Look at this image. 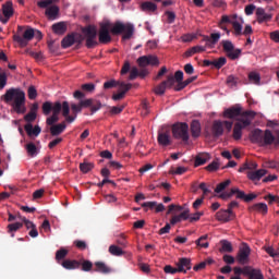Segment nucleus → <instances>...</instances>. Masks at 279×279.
<instances>
[{
	"mask_svg": "<svg viewBox=\"0 0 279 279\" xmlns=\"http://www.w3.org/2000/svg\"><path fill=\"white\" fill-rule=\"evenodd\" d=\"M255 15H257V22H259V24L264 22H269L272 19V14L266 13L263 8H257V10L255 11Z\"/></svg>",
	"mask_w": 279,
	"mask_h": 279,
	"instance_id": "obj_27",
	"label": "nucleus"
},
{
	"mask_svg": "<svg viewBox=\"0 0 279 279\" xmlns=\"http://www.w3.org/2000/svg\"><path fill=\"white\" fill-rule=\"evenodd\" d=\"M82 108H90L92 114H95V112H98V110H101V101L93 98H88L85 100H81L78 105L72 104L71 110L74 116L77 119V113L82 112Z\"/></svg>",
	"mask_w": 279,
	"mask_h": 279,
	"instance_id": "obj_5",
	"label": "nucleus"
},
{
	"mask_svg": "<svg viewBox=\"0 0 279 279\" xmlns=\"http://www.w3.org/2000/svg\"><path fill=\"white\" fill-rule=\"evenodd\" d=\"M38 97V92L36 90V87L34 85L28 87V99H36Z\"/></svg>",
	"mask_w": 279,
	"mask_h": 279,
	"instance_id": "obj_60",
	"label": "nucleus"
},
{
	"mask_svg": "<svg viewBox=\"0 0 279 279\" xmlns=\"http://www.w3.org/2000/svg\"><path fill=\"white\" fill-rule=\"evenodd\" d=\"M82 271H93V262L88 259H81Z\"/></svg>",
	"mask_w": 279,
	"mask_h": 279,
	"instance_id": "obj_47",
	"label": "nucleus"
},
{
	"mask_svg": "<svg viewBox=\"0 0 279 279\" xmlns=\"http://www.w3.org/2000/svg\"><path fill=\"white\" fill-rule=\"evenodd\" d=\"M202 133V126L198 120H193L191 123V134L194 138H197Z\"/></svg>",
	"mask_w": 279,
	"mask_h": 279,
	"instance_id": "obj_34",
	"label": "nucleus"
},
{
	"mask_svg": "<svg viewBox=\"0 0 279 279\" xmlns=\"http://www.w3.org/2000/svg\"><path fill=\"white\" fill-rule=\"evenodd\" d=\"M23 32V26L17 27V34L13 35V40L17 43V45L23 49L29 45L31 40H34V37L36 36V31L32 27H28L24 31V33L21 36V33Z\"/></svg>",
	"mask_w": 279,
	"mask_h": 279,
	"instance_id": "obj_7",
	"label": "nucleus"
},
{
	"mask_svg": "<svg viewBox=\"0 0 279 279\" xmlns=\"http://www.w3.org/2000/svg\"><path fill=\"white\" fill-rule=\"evenodd\" d=\"M141 107H142L141 116L147 117V114H149V102L147 100H143Z\"/></svg>",
	"mask_w": 279,
	"mask_h": 279,
	"instance_id": "obj_56",
	"label": "nucleus"
},
{
	"mask_svg": "<svg viewBox=\"0 0 279 279\" xmlns=\"http://www.w3.org/2000/svg\"><path fill=\"white\" fill-rule=\"evenodd\" d=\"M248 81H251V83H253L255 85H259L260 75L258 73L251 72V73H248Z\"/></svg>",
	"mask_w": 279,
	"mask_h": 279,
	"instance_id": "obj_55",
	"label": "nucleus"
},
{
	"mask_svg": "<svg viewBox=\"0 0 279 279\" xmlns=\"http://www.w3.org/2000/svg\"><path fill=\"white\" fill-rule=\"evenodd\" d=\"M216 218L218 221L229 222L235 218V214L229 209H221L216 214Z\"/></svg>",
	"mask_w": 279,
	"mask_h": 279,
	"instance_id": "obj_24",
	"label": "nucleus"
},
{
	"mask_svg": "<svg viewBox=\"0 0 279 279\" xmlns=\"http://www.w3.org/2000/svg\"><path fill=\"white\" fill-rule=\"evenodd\" d=\"M74 245L75 247H77V250H86V247H88V245L86 244V242L82 241V240H76L74 241Z\"/></svg>",
	"mask_w": 279,
	"mask_h": 279,
	"instance_id": "obj_64",
	"label": "nucleus"
},
{
	"mask_svg": "<svg viewBox=\"0 0 279 279\" xmlns=\"http://www.w3.org/2000/svg\"><path fill=\"white\" fill-rule=\"evenodd\" d=\"M221 38V34L220 33H211L210 36L208 35H204L203 36V41L206 43L205 47L206 49H214L216 44L219 41V39Z\"/></svg>",
	"mask_w": 279,
	"mask_h": 279,
	"instance_id": "obj_22",
	"label": "nucleus"
},
{
	"mask_svg": "<svg viewBox=\"0 0 279 279\" xmlns=\"http://www.w3.org/2000/svg\"><path fill=\"white\" fill-rule=\"evenodd\" d=\"M73 45H75V33L65 36L61 41L62 49H69V47H73Z\"/></svg>",
	"mask_w": 279,
	"mask_h": 279,
	"instance_id": "obj_32",
	"label": "nucleus"
},
{
	"mask_svg": "<svg viewBox=\"0 0 279 279\" xmlns=\"http://www.w3.org/2000/svg\"><path fill=\"white\" fill-rule=\"evenodd\" d=\"M26 151L31 158L38 156V147L32 142L26 145Z\"/></svg>",
	"mask_w": 279,
	"mask_h": 279,
	"instance_id": "obj_44",
	"label": "nucleus"
},
{
	"mask_svg": "<svg viewBox=\"0 0 279 279\" xmlns=\"http://www.w3.org/2000/svg\"><path fill=\"white\" fill-rule=\"evenodd\" d=\"M141 9L144 12H155L157 10V5L151 1L142 2Z\"/></svg>",
	"mask_w": 279,
	"mask_h": 279,
	"instance_id": "obj_41",
	"label": "nucleus"
},
{
	"mask_svg": "<svg viewBox=\"0 0 279 279\" xmlns=\"http://www.w3.org/2000/svg\"><path fill=\"white\" fill-rule=\"evenodd\" d=\"M251 247L247 243H243L239 250L236 260L240 265H247L250 263Z\"/></svg>",
	"mask_w": 279,
	"mask_h": 279,
	"instance_id": "obj_14",
	"label": "nucleus"
},
{
	"mask_svg": "<svg viewBox=\"0 0 279 279\" xmlns=\"http://www.w3.org/2000/svg\"><path fill=\"white\" fill-rule=\"evenodd\" d=\"M110 33L113 36H121L122 40H130L134 36V25L117 21L111 25Z\"/></svg>",
	"mask_w": 279,
	"mask_h": 279,
	"instance_id": "obj_4",
	"label": "nucleus"
},
{
	"mask_svg": "<svg viewBox=\"0 0 279 279\" xmlns=\"http://www.w3.org/2000/svg\"><path fill=\"white\" fill-rule=\"evenodd\" d=\"M109 254L112 256H123L124 252L122 247L112 244L109 246Z\"/></svg>",
	"mask_w": 279,
	"mask_h": 279,
	"instance_id": "obj_46",
	"label": "nucleus"
},
{
	"mask_svg": "<svg viewBox=\"0 0 279 279\" xmlns=\"http://www.w3.org/2000/svg\"><path fill=\"white\" fill-rule=\"evenodd\" d=\"M128 73H130L129 80L131 82L136 80V77H138V75H141V72L138 71V68H136L135 65L132 66V64L126 60V61H124V63L122 65L120 74L121 75H128Z\"/></svg>",
	"mask_w": 279,
	"mask_h": 279,
	"instance_id": "obj_13",
	"label": "nucleus"
},
{
	"mask_svg": "<svg viewBox=\"0 0 279 279\" xmlns=\"http://www.w3.org/2000/svg\"><path fill=\"white\" fill-rule=\"evenodd\" d=\"M61 267L68 270L80 269V267H82V262L77 259H64L61 263Z\"/></svg>",
	"mask_w": 279,
	"mask_h": 279,
	"instance_id": "obj_26",
	"label": "nucleus"
},
{
	"mask_svg": "<svg viewBox=\"0 0 279 279\" xmlns=\"http://www.w3.org/2000/svg\"><path fill=\"white\" fill-rule=\"evenodd\" d=\"M82 32L85 36V47L87 49H95L99 43H97V27L88 25L82 28Z\"/></svg>",
	"mask_w": 279,
	"mask_h": 279,
	"instance_id": "obj_8",
	"label": "nucleus"
},
{
	"mask_svg": "<svg viewBox=\"0 0 279 279\" xmlns=\"http://www.w3.org/2000/svg\"><path fill=\"white\" fill-rule=\"evenodd\" d=\"M197 80V76H192L190 78H187L186 81H182V83L178 84L175 87H174V90L175 92H181L182 89H184L187 85H190L191 83H193L194 81Z\"/></svg>",
	"mask_w": 279,
	"mask_h": 279,
	"instance_id": "obj_43",
	"label": "nucleus"
},
{
	"mask_svg": "<svg viewBox=\"0 0 279 279\" xmlns=\"http://www.w3.org/2000/svg\"><path fill=\"white\" fill-rule=\"evenodd\" d=\"M81 89L84 90V93H94L95 84L94 83H85L81 86Z\"/></svg>",
	"mask_w": 279,
	"mask_h": 279,
	"instance_id": "obj_57",
	"label": "nucleus"
},
{
	"mask_svg": "<svg viewBox=\"0 0 279 279\" xmlns=\"http://www.w3.org/2000/svg\"><path fill=\"white\" fill-rule=\"evenodd\" d=\"M207 47L206 46H193L192 48H190L189 50H186V52L184 53L185 58H191L192 56H194L195 53H201L206 51Z\"/></svg>",
	"mask_w": 279,
	"mask_h": 279,
	"instance_id": "obj_36",
	"label": "nucleus"
},
{
	"mask_svg": "<svg viewBox=\"0 0 279 279\" xmlns=\"http://www.w3.org/2000/svg\"><path fill=\"white\" fill-rule=\"evenodd\" d=\"M36 112L34 111H29L25 117H24V121H26V123H33V121H36Z\"/></svg>",
	"mask_w": 279,
	"mask_h": 279,
	"instance_id": "obj_61",
	"label": "nucleus"
},
{
	"mask_svg": "<svg viewBox=\"0 0 279 279\" xmlns=\"http://www.w3.org/2000/svg\"><path fill=\"white\" fill-rule=\"evenodd\" d=\"M58 14H60V8H58V5H52L46 9V16H49V19H56Z\"/></svg>",
	"mask_w": 279,
	"mask_h": 279,
	"instance_id": "obj_42",
	"label": "nucleus"
},
{
	"mask_svg": "<svg viewBox=\"0 0 279 279\" xmlns=\"http://www.w3.org/2000/svg\"><path fill=\"white\" fill-rule=\"evenodd\" d=\"M2 14L3 15H0V22L5 25V23H8V21H10L11 16L14 15V9L12 8V1H8L7 3L2 4Z\"/></svg>",
	"mask_w": 279,
	"mask_h": 279,
	"instance_id": "obj_18",
	"label": "nucleus"
},
{
	"mask_svg": "<svg viewBox=\"0 0 279 279\" xmlns=\"http://www.w3.org/2000/svg\"><path fill=\"white\" fill-rule=\"evenodd\" d=\"M208 235H202L199 239L196 240V245L201 248H208L209 247V243L205 242L207 240Z\"/></svg>",
	"mask_w": 279,
	"mask_h": 279,
	"instance_id": "obj_50",
	"label": "nucleus"
},
{
	"mask_svg": "<svg viewBox=\"0 0 279 279\" xmlns=\"http://www.w3.org/2000/svg\"><path fill=\"white\" fill-rule=\"evenodd\" d=\"M256 117V112L248 110L244 111V114L241 119H236L238 122L233 129V138L239 141L242 138V130L250 126L252 124L253 119Z\"/></svg>",
	"mask_w": 279,
	"mask_h": 279,
	"instance_id": "obj_3",
	"label": "nucleus"
},
{
	"mask_svg": "<svg viewBox=\"0 0 279 279\" xmlns=\"http://www.w3.org/2000/svg\"><path fill=\"white\" fill-rule=\"evenodd\" d=\"M132 88V84L130 83H119V93L112 95L113 101H121L125 97V93Z\"/></svg>",
	"mask_w": 279,
	"mask_h": 279,
	"instance_id": "obj_23",
	"label": "nucleus"
},
{
	"mask_svg": "<svg viewBox=\"0 0 279 279\" xmlns=\"http://www.w3.org/2000/svg\"><path fill=\"white\" fill-rule=\"evenodd\" d=\"M265 132H263L259 129H255L253 130V132H251V142L253 143H257L259 145L263 144V135Z\"/></svg>",
	"mask_w": 279,
	"mask_h": 279,
	"instance_id": "obj_33",
	"label": "nucleus"
},
{
	"mask_svg": "<svg viewBox=\"0 0 279 279\" xmlns=\"http://www.w3.org/2000/svg\"><path fill=\"white\" fill-rule=\"evenodd\" d=\"M174 85V78L173 75H169L167 77V81H163L160 83L157 87H155L154 92L156 95L162 96L166 92V89H171Z\"/></svg>",
	"mask_w": 279,
	"mask_h": 279,
	"instance_id": "obj_16",
	"label": "nucleus"
},
{
	"mask_svg": "<svg viewBox=\"0 0 279 279\" xmlns=\"http://www.w3.org/2000/svg\"><path fill=\"white\" fill-rule=\"evenodd\" d=\"M69 256V250L61 247L56 252V260L60 263V260H64Z\"/></svg>",
	"mask_w": 279,
	"mask_h": 279,
	"instance_id": "obj_45",
	"label": "nucleus"
},
{
	"mask_svg": "<svg viewBox=\"0 0 279 279\" xmlns=\"http://www.w3.org/2000/svg\"><path fill=\"white\" fill-rule=\"evenodd\" d=\"M8 84V74L0 69V90H3Z\"/></svg>",
	"mask_w": 279,
	"mask_h": 279,
	"instance_id": "obj_54",
	"label": "nucleus"
},
{
	"mask_svg": "<svg viewBox=\"0 0 279 279\" xmlns=\"http://www.w3.org/2000/svg\"><path fill=\"white\" fill-rule=\"evenodd\" d=\"M177 267H178L179 272L186 274L187 270L192 269L191 259L187 257L179 258V262L177 263Z\"/></svg>",
	"mask_w": 279,
	"mask_h": 279,
	"instance_id": "obj_25",
	"label": "nucleus"
},
{
	"mask_svg": "<svg viewBox=\"0 0 279 279\" xmlns=\"http://www.w3.org/2000/svg\"><path fill=\"white\" fill-rule=\"evenodd\" d=\"M52 32H54L58 36H63V34H66V23L58 22L53 24Z\"/></svg>",
	"mask_w": 279,
	"mask_h": 279,
	"instance_id": "obj_35",
	"label": "nucleus"
},
{
	"mask_svg": "<svg viewBox=\"0 0 279 279\" xmlns=\"http://www.w3.org/2000/svg\"><path fill=\"white\" fill-rule=\"evenodd\" d=\"M242 275L247 276L248 279H265L260 269H256L251 266H244L242 268Z\"/></svg>",
	"mask_w": 279,
	"mask_h": 279,
	"instance_id": "obj_19",
	"label": "nucleus"
},
{
	"mask_svg": "<svg viewBox=\"0 0 279 279\" xmlns=\"http://www.w3.org/2000/svg\"><path fill=\"white\" fill-rule=\"evenodd\" d=\"M251 210L257 211L262 215H267L268 214V206L266 203H257L254 204L253 207H251Z\"/></svg>",
	"mask_w": 279,
	"mask_h": 279,
	"instance_id": "obj_39",
	"label": "nucleus"
},
{
	"mask_svg": "<svg viewBox=\"0 0 279 279\" xmlns=\"http://www.w3.org/2000/svg\"><path fill=\"white\" fill-rule=\"evenodd\" d=\"M226 63H227V59H226V57H220L219 59H215L214 61H213V66L215 68V69H221L223 65H226Z\"/></svg>",
	"mask_w": 279,
	"mask_h": 279,
	"instance_id": "obj_52",
	"label": "nucleus"
},
{
	"mask_svg": "<svg viewBox=\"0 0 279 279\" xmlns=\"http://www.w3.org/2000/svg\"><path fill=\"white\" fill-rule=\"evenodd\" d=\"M80 169L82 171V173H88L89 171H93V169H95V165L92 162H83L80 163Z\"/></svg>",
	"mask_w": 279,
	"mask_h": 279,
	"instance_id": "obj_48",
	"label": "nucleus"
},
{
	"mask_svg": "<svg viewBox=\"0 0 279 279\" xmlns=\"http://www.w3.org/2000/svg\"><path fill=\"white\" fill-rule=\"evenodd\" d=\"M213 134L215 137H219L223 134V123L221 121L214 122Z\"/></svg>",
	"mask_w": 279,
	"mask_h": 279,
	"instance_id": "obj_40",
	"label": "nucleus"
},
{
	"mask_svg": "<svg viewBox=\"0 0 279 279\" xmlns=\"http://www.w3.org/2000/svg\"><path fill=\"white\" fill-rule=\"evenodd\" d=\"M219 167H220L219 162L215 160L211 163H209L205 169L206 171L213 172V171H218Z\"/></svg>",
	"mask_w": 279,
	"mask_h": 279,
	"instance_id": "obj_62",
	"label": "nucleus"
},
{
	"mask_svg": "<svg viewBox=\"0 0 279 279\" xmlns=\"http://www.w3.org/2000/svg\"><path fill=\"white\" fill-rule=\"evenodd\" d=\"M5 104L12 106L13 110L17 114H25L27 108H25V92L20 88H10L1 97Z\"/></svg>",
	"mask_w": 279,
	"mask_h": 279,
	"instance_id": "obj_2",
	"label": "nucleus"
},
{
	"mask_svg": "<svg viewBox=\"0 0 279 279\" xmlns=\"http://www.w3.org/2000/svg\"><path fill=\"white\" fill-rule=\"evenodd\" d=\"M234 195H235L236 199L243 201L246 204H250L257 198L256 194H254V193L245 194V192L241 191L239 187H232L230 192H223L220 195V198L223 201H228Z\"/></svg>",
	"mask_w": 279,
	"mask_h": 279,
	"instance_id": "obj_6",
	"label": "nucleus"
},
{
	"mask_svg": "<svg viewBox=\"0 0 279 279\" xmlns=\"http://www.w3.org/2000/svg\"><path fill=\"white\" fill-rule=\"evenodd\" d=\"M41 110L43 114L48 117L46 119V124L50 126L56 125V123L60 121V112H62V117H64L66 123H73V121H75V117L70 116L71 106L69 105V101H56L54 104L51 101H45L41 106Z\"/></svg>",
	"mask_w": 279,
	"mask_h": 279,
	"instance_id": "obj_1",
	"label": "nucleus"
},
{
	"mask_svg": "<svg viewBox=\"0 0 279 279\" xmlns=\"http://www.w3.org/2000/svg\"><path fill=\"white\" fill-rule=\"evenodd\" d=\"M172 134L174 138L182 140L184 143H186L190 138L189 125L184 122L173 124Z\"/></svg>",
	"mask_w": 279,
	"mask_h": 279,
	"instance_id": "obj_9",
	"label": "nucleus"
},
{
	"mask_svg": "<svg viewBox=\"0 0 279 279\" xmlns=\"http://www.w3.org/2000/svg\"><path fill=\"white\" fill-rule=\"evenodd\" d=\"M125 106L121 105L119 107H111L110 108V114L114 117V114H121L124 110Z\"/></svg>",
	"mask_w": 279,
	"mask_h": 279,
	"instance_id": "obj_59",
	"label": "nucleus"
},
{
	"mask_svg": "<svg viewBox=\"0 0 279 279\" xmlns=\"http://www.w3.org/2000/svg\"><path fill=\"white\" fill-rule=\"evenodd\" d=\"M159 61L157 57H153V54L141 57V78H145L149 75V70L146 65L157 66Z\"/></svg>",
	"mask_w": 279,
	"mask_h": 279,
	"instance_id": "obj_10",
	"label": "nucleus"
},
{
	"mask_svg": "<svg viewBox=\"0 0 279 279\" xmlns=\"http://www.w3.org/2000/svg\"><path fill=\"white\" fill-rule=\"evenodd\" d=\"M157 142L160 146L167 147L171 145L172 140L169 130H160L158 132Z\"/></svg>",
	"mask_w": 279,
	"mask_h": 279,
	"instance_id": "obj_21",
	"label": "nucleus"
},
{
	"mask_svg": "<svg viewBox=\"0 0 279 279\" xmlns=\"http://www.w3.org/2000/svg\"><path fill=\"white\" fill-rule=\"evenodd\" d=\"M183 72L182 71H177L173 78H174V83L177 82L178 84H182L183 83ZM177 84V85H178Z\"/></svg>",
	"mask_w": 279,
	"mask_h": 279,
	"instance_id": "obj_63",
	"label": "nucleus"
},
{
	"mask_svg": "<svg viewBox=\"0 0 279 279\" xmlns=\"http://www.w3.org/2000/svg\"><path fill=\"white\" fill-rule=\"evenodd\" d=\"M223 51L227 52V57L231 60H236L240 58L242 50L240 48L234 49V45L230 39H223L221 41Z\"/></svg>",
	"mask_w": 279,
	"mask_h": 279,
	"instance_id": "obj_11",
	"label": "nucleus"
},
{
	"mask_svg": "<svg viewBox=\"0 0 279 279\" xmlns=\"http://www.w3.org/2000/svg\"><path fill=\"white\" fill-rule=\"evenodd\" d=\"M94 265H95L94 271L98 274H104V275L112 274V268H110L104 262H96Z\"/></svg>",
	"mask_w": 279,
	"mask_h": 279,
	"instance_id": "obj_29",
	"label": "nucleus"
},
{
	"mask_svg": "<svg viewBox=\"0 0 279 279\" xmlns=\"http://www.w3.org/2000/svg\"><path fill=\"white\" fill-rule=\"evenodd\" d=\"M50 134L51 136H60V134H62L64 132V130H66V122H61L59 124H52V126H50Z\"/></svg>",
	"mask_w": 279,
	"mask_h": 279,
	"instance_id": "obj_30",
	"label": "nucleus"
},
{
	"mask_svg": "<svg viewBox=\"0 0 279 279\" xmlns=\"http://www.w3.org/2000/svg\"><path fill=\"white\" fill-rule=\"evenodd\" d=\"M163 271L168 275H175V274L180 272L178 267H172L171 265H166L163 267Z\"/></svg>",
	"mask_w": 279,
	"mask_h": 279,
	"instance_id": "obj_58",
	"label": "nucleus"
},
{
	"mask_svg": "<svg viewBox=\"0 0 279 279\" xmlns=\"http://www.w3.org/2000/svg\"><path fill=\"white\" fill-rule=\"evenodd\" d=\"M221 246H222L221 252H225V253H232L233 252L232 244L228 240H221Z\"/></svg>",
	"mask_w": 279,
	"mask_h": 279,
	"instance_id": "obj_51",
	"label": "nucleus"
},
{
	"mask_svg": "<svg viewBox=\"0 0 279 279\" xmlns=\"http://www.w3.org/2000/svg\"><path fill=\"white\" fill-rule=\"evenodd\" d=\"M21 228H23V222L10 223L7 227V232L10 234V236H12V239H14L15 232H19Z\"/></svg>",
	"mask_w": 279,
	"mask_h": 279,
	"instance_id": "obj_37",
	"label": "nucleus"
},
{
	"mask_svg": "<svg viewBox=\"0 0 279 279\" xmlns=\"http://www.w3.org/2000/svg\"><path fill=\"white\" fill-rule=\"evenodd\" d=\"M244 24V19L239 14H231V25L233 26L235 36H242V28Z\"/></svg>",
	"mask_w": 279,
	"mask_h": 279,
	"instance_id": "obj_17",
	"label": "nucleus"
},
{
	"mask_svg": "<svg viewBox=\"0 0 279 279\" xmlns=\"http://www.w3.org/2000/svg\"><path fill=\"white\" fill-rule=\"evenodd\" d=\"M231 184V180H226L217 185L215 189L216 194L222 193L229 185Z\"/></svg>",
	"mask_w": 279,
	"mask_h": 279,
	"instance_id": "obj_49",
	"label": "nucleus"
},
{
	"mask_svg": "<svg viewBox=\"0 0 279 279\" xmlns=\"http://www.w3.org/2000/svg\"><path fill=\"white\" fill-rule=\"evenodd\" d=\"M267 173V170L265 169H259L257 171H248L247 172V178L251 180V182H258L264 178V175Z\"/></svg>",
	"mask_w": 279,
	"mask_h": 279,
	"instance_id": "obj_28",
	"label": "nucleus"
},
{
	"mask_svg": "<svg viewBox=\"0 0 279 279\" xmlns=\"http://www.w3.org/2000/svg\"><path fill=\"white\" fill-rule=\"evenodd\" d=\"M24 130L28 136H39L40 132H43V129H40L38 125H32V123H27L24 125Z\"/></svg>",
	"mask_w": 279,
	"mask_h": 279,
	"instance_id": "obj_31",
	"label": "nucleus"
},
{
	"mask_svg": "<svg viewBox=\"0 0 279 279\" xmlns=\"http://www.w3.org/2000/svg\"><path fill=\"white\" fill-rule=\"evenodd\" d=\"M124 82L123 81H114V80H111V81H108V82H105L104 84V88L106 90L110 89V88H116V86H119V84H123Z\"/></svg>",
	"mask_w": 279,
	"mask_h": 279,
	"instance_id": "obj_53",
	"label": "nucleus"
},
{
	"mask_svg": "<svg viewBox=\"0 0 279 279\" xmlns=\"http://www.w3.org/2000/svg\"><path fill=\"white\" fill-rule=\"evenodd\" d=\"M210 159V155L208 153H201L195 158V167L205 165Z\"/></svg>",
	"mask_w": 279,
	"mask_h": 279,
	"instance_id": "obj_38",
	"label": "nucleus"
},
{
	"mask_svg": "<svg viewBox=\"0 0 279 279\" xmlns=\"http://www.w3.org/2000/svg\"><path fill=\"white\" fill-rule=\"evenodd\" d=\"M279 146V131L276 133V136L272 134L270 130L264 131V135L262 138V146H269V145Z\"/></svg>",
	"mask_w": 279,
	"mask_h": 279,
	"instance_id": "obj_15",
	"label": "nucleus"
},
{
	"mask_svg": "<svg viewBox=\"0 0 279 279\" xmlns=\"http://www.w3.org/2000/svg\"><path fill=\"white\" fill-rule=\"evenodd\" d=\"M244 114L243 109L241 106L236 105L233 106L223 112V117L227 119H241L242 116Z\"/></svg>",
	"mask_w": 279,
	"mask_h": 279,
	"instance_id": "obj_20",
	"label": "nucleus"
},
{
	"mask_svg": "<svg viewBox=\"0 0 279 279\" xmlns=\"http://www.w3.org/2000/svg\"><path fill=\"white\" fill-rule=\"evenodd\" d=\"M110 29H112V24L110 22H105L100 24V29L98 33L99 43L102 45H108L112 40L110 36Z\"/></svg>",
	"mask_w": 279,
	"mask_h": 279,
	"instance_id": "obj_12",
	"label": "nucleus"
}]
</instances>
